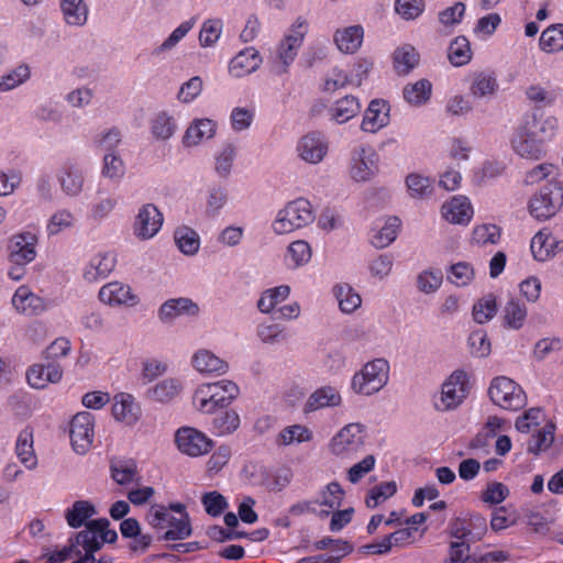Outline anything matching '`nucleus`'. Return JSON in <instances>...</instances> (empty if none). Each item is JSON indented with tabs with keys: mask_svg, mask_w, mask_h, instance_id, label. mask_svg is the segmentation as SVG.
Returning a JSON list of instances; mask_svg holds the SVG:
<instances>
[{
	"mask_svg": "<svg viewBox=\"0 0 563 563\" xmlns=\"http://www.w3.org/2000/svg\"><path fill=\"white\" fill-rule=\"evenodd\" d=\"M147 522L156 530L169 527L158 540L176 541L188 538L191 532V522L188 514L185 518L177 519L170 515L165 506L154 505L146 515Z\"/></svg>",
	"mask_w": 563,
	"mask_h": 563,
	"instance_id": "1",
	"label": "nucleus"
},
{
	"mask_svg": "<svg viewBox=\"0 0 563 563\" xmlns=\"http://www.w3.org/2000/svg\"><path fill=\"white\" fill-rule=\"evenodd\" d=\"M388 369V362L384 358L368 362L360 372L354 374L351 388L356 394L371 396L387 384Z\"/></svg>",
	"mask_w": 563,
	"mask_h": 563,
	"instance_id": "2",
	"label": "nucleus"
},
{
	"mask_svg": "<svg viewBox=\"0 0 563 563\" xmlns=\"http://www.w3.org/2000/svg\"><path fill=\"white\" fill-rule=\"evenodd\" d=\"M313 218L310 202L307 199L299 198L288 202L278 212L273 229L277 234H286L306 227L313 221Z\"/></svg>",
	"mask_w": 563,
	"mask_h": 563,
	"instance_id": "3",
	"label": "nucleus"
},
{
	"mask_svg": "<svg viewBox=\"0 0 563 563\" xmlns=\"http://www.w3.org/2000/svg\"><path fill=\"white\" fill-rule=\"evenodd\" d=\"M490 400L505 410H519L527 404L522 388L506 376L495 377L488 388Z\"/></svg>",
	"mask_w": 563,
	"mask_h": 563,
	"instance_id": "4",
	"label": "nucleus"
},
{
	"mask_svg": "<svg viewBox=\"0 0 563 563\" xmlns=\"http://www.w3.org/2000/svg\"><path fill=\"white\" fill-rule=\"evenodd\" d=\"M562 205L563 185L559 181H550L530 199L529 210L536 219L547 220L553 217Z\"/></svg>",
	"mask_w": 563,
	"mask_h": 563,
	"instance_id": "5",
	"label": "nucleus"
},
{
	"mask_svg": "<svg viewBox=\"0 0 563 563\" xmlns=\"http://www.w3.org/2000/svg\"><path fill=\"white\" fill-rule=\"evenodd\" d=\"M95 417L88 411L75 415L70 421L69 437L74 451L85 454L92 444Z\"/></svg>",
	"mask_w": 563,
	"mask_h": 563,
	"instance_id": "6",
	"label": "nucleus"
},
{
	"mask_svg": "<svg viewBox=\"0 0 563 563\" xmlns=\"http://www.w3.org/2000/svg\"><path fill=\"white\" fill-rule=\"evenodd\" d=\"M175 441L180 452L189 456H200L211 451L213 442L205 433L191 427L176 431Z\"/></svg>",
	"mask_w": 563,
	"mask_h": 563,
	"instance_id": "7",
	"label": "nucleus"
},
{
	"mask_svg": "<svg viewBox=\"0 0 563 563\" xmlns=\"http://www.w3.org/2000/svg\"><path fill=\"white\" fill-rule=\"evenodd\" d=\"M558 121L553 117L542 119L537 111L527 113L522 123L516 130L526 137H538L543 142L550 141L556 132Z\"/></svg>",
	"mask_w": 563,
	"mask_h": 563,
	"instance_id": "8",
	"label": "nucleus"
},
{
	"mask_svg": "<svg viewBox=\"0 0 563 563\" xmlns=\"http://www.w3.org/2000/svg\"><path fill=\"white\" fill-rule=\"evenodd\" d=\"M163 221V214L154 203L143 205L133 224L135 236L140 240L153 238L161 230Z\"/></svg>",
	"mask_w": 563,
	"mask_h": 563,
	"instance_id": "9",
	"label": "nucleus"
},
{
	"mask_svg": "<svg viewBox=\"0 0 563 563\" xmlns=\"http://www.w3.org/2000/svg\"><path fill=\"white\" fill-rule=\"evenodd\" d=\"M442 401L446 410L456 408L468 394V377L465 371L456 369L442 385Z\"/></svg>",
	"mask_w": 563,
	"mask_h": 563,
	"instance_id": "10",
	"label": "nucleus"
},
{
	"mask_svg": "<svg viewBox=\"0 0 563 563\" xmlns=\"http://www.w3.org/2000/svg\"><path fill=\"white\" fill-rule=\"evenodd\" d=\"M377 154L371 148L361 147L355 150L351 158V177L355 181H367L377 172Z\"/></svg>",
	"mask_w": 563,
	"mask_h": 563,
	"instance_id": "11",
	"label": "nucleus"
},
{
	"mask_svg": "<svg viewBox=\"0 0 563 563\" xmlns=\"http://www.w3.org/2000/svg\"><path fill=\"white\" fill-rule=\"evenodd\" d=\"M365 427L361 423H350L342 428L331 440V451L336 455L353 452L364 444L363 432Z\"/></svg>",
	"mask_w": 563,
	"mask_h": 563,
	"instance_id": "12",
	"label": "nucleus"
},
{
	"mask_svg": "<svg viewBox=\"0 0 563 563\" xmlns=\"http://www.w3.org/2000/svg\"><path fill=\"white\" fill-rule=\"evenodd\" d=\"M200 308L187 297L172 298L162 303L157 311L158 319L164 323L173 322L181 316L196 317Z\"/></svg>",
	"mask_w": 563,
	"mask_h": 563,
	"instance_id": "13",
	"label": "nucleus"
},
{
	"mask_svg": "<svg viewBox=\"0 0 563 563\" xmlns=\"http://www.w3.org/2000/svg\"><path fill=\"white\" fill-rule=\"evenodd\" d=\"M389 104L383 99H374L364 112L361 130L376 133L389 122Z\"/></svg>",
	"mask_w": 563,
	"mask_h": 563,
	"instance_id": "14",
	"label": "nucleus"
},
{
	"mask_svg": "<svg viewBox=\"0 0 563 563\" xmlns=\"http://www.w3.org/2000/svg\"><path fill=\"white\" fill-rule=\"evenodd\" d=\"M307 29V21L301 16L297 18L291 27V34L285 36L279 45L278 55L285 67L294 62L298 48L301 46Z\"/></svg>",
	"mask_w": 563,
	"mask_h": 563,
	"instance_id": "15",
	"label": "nucleus"
},
{
	"mask_svg": "<svg viewBox=\"0 0 563 563\" xmlns=\"http://www.w3.org/2000/svg\"><path fill=\"white\" fill-rule=\"evenodd\" d=\"M12 305L18 312L26 316H38L46 310L45 300L33 294L27 287H19L13 297Z\"/></svg>",
	"mask_w": 563,
	"mask_h": 563,
	"instance_id": "16",
	"label": "nucleus"
},
{
	"mask_svg": "<svg viewBox=\"0 0 563 563\" xmlns=\"http://www.w3.org/2000/svg\"><path fill=\"white\" fill-rule=\"evenodd\" d=\"M99 299L108 305L135 306L139 302L137 297L131 292V287L119 282L101 287Z\"/></svg>",
	"mask_w": 563,
	"mask_h": 563,
	"instance_id": "17",
	"label": "nucleus"
},
{
	"mask_svg": "<svg viewBox=\"0 0 563 563\" xmlns=\"http://www.w3.org/2000/svg\"><path fill=\"white\" fill-rule=\"evenodd\" d=\"M545 142L538 137H526V135L515 132L511 139L514 151L522 158L539 161L545 155Z\"/></svg>",
	"mask_w": 563,
	"mask_h": 563,
	"instance_id": "18",
	"label": "nucleus"
},
{
	"mask_svg": "<svg viewBox=\"0 0 563 563\" xmlns=\"http://www.w3.org/2000/svg\"><path fill=\"white\" fill-rule=\"evenodd\" d=\"M261 63L260 53L254 47H246L233 57L229 71L234 77L240 78L255 71Z\"/></svg>",
	"mask_w": 563,
	"mask_h": 563,
	"instance_id": "19",
	"label": "nucleus"
},
{
	"mask_svg": "<svg viewBox=\"0 0 563 563\" xmlns=\"http://www.w3.org/2000/svg\"><path fill=\"white\" fill-rule=\"evenodd\" d=\"M442 214L451 223L466 224L472 218L473 210L466 197L457 196L442 206Z\"/></svg>",
	"mask_w": 563,
	"mask_h": 563,
	"instance_id": "20",
	"label": "nucleus"
},
{
	"mask_svg": "<svg viewBox=\"0 0 563 563\" xmlns=\"http://www.w3.org/2000/svg\"><path fill=\"white\" fill-rule=\"evenodd\" d=\"M140 411V407L134 402V398L131 395L119 394L114 397L112 415L115 420L132 426L139 420Z\"/></svg>",
	"mask_w": 563,
	"mask_h": 563,
	"instance_id": "21",
	"label": "nucleus"
},
{
	"mask_svg": "<svg viewBox=\"0 0 563 563\" xmlns=\"http://www.w3.org/2000/svg\"><path fill=\"white\" fill-rule=\"evenodd\" d=\"M364 29L362 25H351L334 33V42L338 48L345 54H354L362 45Z\"/></svg>",
	"mask_w": 563,
	"mask_h": 563,
	"instance_id": "22",
	"label": "nucleus"
},
{
	"mask_svg": "<svg viewBox=\"0 0 563 563\" xmlns=\"http://www.w3.org/2000/svg\"><path fill=\"white\" fill-rule=\"evenodd\" d=\"M341 402L340 393L332 386L316 389L307 399L303 411L312 412L324 407H335Z\"/></svg>",
	"mask_w": 563,
	"mask_h": 563,
	"instance_id": "23",
	"label": "nucleus"
},
{
	"mask_svg": "<svg viewBox=\"0 0 563 563\" xmlns=\"http://www.w3.org/2000/svg\"><path fill=\"white\" fill-rule=\"evenodd\" d=\"M216 133V123L210 119H196L186 130L183 144L186 147L198 145L203 139H211Z\"/></svg>",
	"mask_w": 563,
	"mask_h": 563,
	"instance_id": "24",
	"label": "nucleus"
},
{
	"mask_svg": "<svg viewBox=\"0 0 563 563\" xmlns=\"http://www.w3.org/2000/svg\"><path fill=\"white\" fill-rule=\"evenodd\" d=\"M300 156L306 162L317 164L322 161L327 153V146L322 142L319 133L305 135L298 146Z\"/></svg>",
	"mask_w": 563,
	"mask_h": 563,
	"instance_id": "25",
	"label": "nucleus"
},
{
	"mask_svg": "<svg viewBox=\"0 0 563 563\" xmlns=\"http://www.w3.org/2000/svg\"><path fill=\"white\" fill-rule=\"evenodd\" d=\"M212 387L207 384L196 389L192 396V404L197 410L203 413H213L216 409L225 408V399L217 397V394H211Z\"/></svg>",
	"mask_w": 563,
	"mask_h": 563,
	"instance_id": "26",
	"label": "nucleus"
},
{
	"mask_svg": "<svg viewBox=\"0 0 563 563\" xmlns=\"http://www.w3.org/2000/svg\"><path fill=\"white\" fill-rule=\"evenodd\" d=\"M63 191L71 197L78 196L84 186L81 170L73 163H66L58 177Z\"/></svg>",
	"mask_w": 563,
	"mask_h": 563,
	"instance_id": "27",
	"label": "nucleus"
},
{
	"mask_svg": "<svg viewBox=\"0 0 563 563\" xmlns=\"http://www.w3.org/2000/svg\"><path fill=\"white\" fill-rule=\"evenodd\" d=\"M194 367L201 373H218L224 374L229 365L225 361L221 360L208 350H199L192 356Z\"/></svg>",
	"mask_w": 563,
	"mask_h": 563,
	"instance_id": "28",
	"label": "nucleus"
},
{
	"mask_svg": "<svg viewBox=\"0 0 563 563\" xmlns=\"http://www.w3.org/2000/svg\"><path fill=\"white\" fill-rule=\"evenodd\" d=\"M96 514L97 509L90 501L77 500L71 508L66 510L65 518L70 528L78 529L86 526L87 521Z\"/></svg>",
	"mask_w": 563,
	"mask_h": 563,
	"instance_id": "29",
	"label": "nucleus"
},
{
	"mask_svg": "<svg viewBox=\"0 0 563 563\" xmlns=\"http://www.w3.org/2000/svg\"><path fill=\"white\" fill-rule=\"evenodd\" d=\"M18 239L24 243V250L15 249L14 251H11L9 258L15 266H24L34 261L36 256L35 244L37 242V238L31 232H23L18 234Z\"/></svg>",
	"mask_w": 563,
	"mask_h": 563,
	"instance_id": "30",
	"label": "nucleus"
},
{
	"mask_svg": "<svg viewBox=\"0 0 563 563\" xmlns=\"http://www.w3.org/2000/svg\"><path fill=\"white\" fill-rule=\"evenodd\" d=\"M330 111L332 120L339 124H343L358 114L361 103L356 97L349 95L338 100Z\"/></svg>",
	"mask_w": 563,
	"mask_h": 563,
	"instance_id": "31",
	"label": "nucleus"
},
{
	"mask_svg": "<svg viewBox=\"0 0 563 563\" xmlns=\"http://www.w3.org/2000/svg\"><path fill=\"white\" fill-rule=\"evenodd\" d=\"M432 93V84L428 79H419L415 84L404 87V99L411 106H422L429 101Z\"/></svg>",
	"mask_w": 563,
	"mask_h": 563,
	"instance_id": "32",
	"label": "nucleus"
},
{
	"mask_svg": "<svg viewBox=\"0 0 563 563\" xmlns=\"http://www.w3.org/2000/svg\"><path fill=\"white\" fill-rule=\"evenodd\" d=\"M393 59L398 74L408 75L418 66L420 57L412 45L405 44L394 52Z\"/></svg>",
	"mask_w": 563,
	"mask_h": 563,
	"instance_id": "33",
	"label": "nucleus"
},
{
	"mask_svg": "<svg viewBox=\"0 0 563 563\" xmlns=\"http://www.w3.org/2000/svg\"><path fill=\"white\" fill-rule=\"evenodd\" d=\"M448 57L453 66L460 67L468 64L472 59V49L466 36L455 37L449 46Z\"/></svg>",
	"mask_w": 563,
	"mask_h": 563,
	"instance_id": "34",
	"label": "nucleus"
},
{
	"mask_svg": "<svg viewBox=\"0 0 563 563\" xmlns=\"http://www.w3.org/2000/svg\"><path fill=\"white\" fill-rule=\"evenodd\" d=\"M555 429V423L548 421L544 427L528 441L527 451L531 454L539 455L541 451L549 449L554 441Z\"/></svg>",
	"mask_w": 563,
	"mask_h": 563,
	"instance_id": "35",
	"label": "nucleus"
},
{
	"mask_svg": "<svg viewBox=\"0 0 563 563\" xmlns=\"http://www.w3.org/2000/svg\"><path fill=\"white\" fill-rule=\"evenodd\" d=\"M174 239L179 251L185 255H195L199 251V235L189 227L177 228L174 232Z\"/></svg>",
	"mask_w": 563,
	"mask_h": 563,
	"instance_id": "36",
	"label": "nucleus"
},
{
	"mask_svg": "<svg viewBox=\"0 0 563 563\" xmlns=\"http://www.w3.org/2000/svg\"><path fill=\"white\" fill-rule=\"evenodd\" d=\"M333 294L339 302L340 310L344 313H352L362 303L361 296L349 284L334 286Z\"/></svg>",
	"mask_w": 563,
	"mask_h": 563,
	"instance_id": "37",
	"label": "nucleus"
},
{
	"mask_svg": "<svg viewBox=\"0 0 563 563\" xmlns=\"http://www.w3.org/2000/svg\"><path fill=\"white\" fill-rule=\"evenodd\" d=\"M290 294V287L287 285H280L265 290L257 301V308L263 313H271L275 307L286 300Z\"/></svg>",
	"mask_w": 563,
	"mask_h": 563,
	"instance_id": "38",
	"label": "nucleus"
},
{
	"mask_svg": "<svg viewBox=\"0 0 563 563\" xmlns=\"http://www.w3.org/2000/svg\"><path fill=\"white\" fill-rule=\"evenodd\" d=\"M181 389V385L176 378H166L153 388L147 390V397L159 402H168L175 398Z\"/></svg>",
	"mask_w": 563,
	"mask_h": 563,
	"instance_id": "39",
	"label": "nucleus"
},
{
	"mask_svg": "<svg viewBox=\"0 0 563 563\" xmlns=\"http://www.w3.org/2000/svg\"><path fill=\"white\" fill-rule=\"evenodd\" d=\"M540 48L547 53L563 51V23L552 24L540 36Z\"/></svg>",
	"mask_w": 563,
	"mask_h": 563,
	"instance_id": "40",
	"label": "nucleus"
},
{
	"mask_svg": "<svg viewBox=\"0 0 563 563\" xmlns=\"http://www.w3.org/2000/svg\"><path fill=\"white\" fill-rule=\"evenodd\" d=\"M400 224L401 221L398 217H389L385 224L372 238V245L376 249L388 246L396 240Z\"/></svg>",
	"mask_w": 563,
	"mask_h": 563,
	"instance_id": "41",
	"label": "nucleus"
},
{
	"mask_svg": "<svg viewBox=\"0 0 563 563\" xmlns=\"http://www.w3.org/2000/svg\"><path fill=\"white\" fill-rule=\"evenodd\" d=\"M16 455L20 461L27 467L33 468L36 465V457L33 451V434L32 431L24 429L20 432L16 446Z\"/></svg>",
	"mask_w": 563,
	"mask_h": 563,
	"instance_id": "42",
	"label": "nucleus"
},
{
	"mask_svg": "<svg viewBox=\"0 0 563 563\" xmlns=\"http://www.w3.org/2000/svg\"><path fill=\"white\" fill-rule=\"evenodd\" d=\"M176 121L166 111H162L151 121V132L157 140H168L176 132Z\"/></svg>",
	"mask_w": 563,
	"mask_h": 563,
	"instance_id": "43",
	"label": "nucleus"
},
{
	"mask_svg": "<svg viewBox=\"0 0 563 563\" xmlns=\"http://www.w3.org/2000/svg\"><path fill=\"white\" fill-rule=\"evenodd\" d=\"M60 8L68 24L82 25L86 23L87 7L84 0H62Z\"/></svg>",
	"mask_w": 563,
	"mask_h": 563,
	"instance_id": "44",
	"label": "nucleus"
},
{
	"mask_svg": "<svg viewBox=\"0 0 563 563\" xmlns=\"http://www.w3.org/2000/svg\"><path fill=\"white\" fill-rule=\"evenodd\" d=\"M497 312L496 298L493 294L477 300L472 309V314L476 323L483 324L494 318Z\"/></svg>",
	"mask_w": 563,
	"mask_h": 563,
	"instance_id": "45",
	"label": "nucleus"
},
{
	"mask_svg": "<svg viewBox=\"0 0 563 563\" xmlns=\"http://www.w3.org/2000/svg\"><path fill=\"white\" fill-rule=\"evenodd\" d=\"M111 476L119 485L133 482L136 474V463L133 460H119L111 463Z\"/></svg>",
	"mask_w": 563,
	"mask_h": 563,
	"instance_id": "46",
	"label": "nucleus"
},
{
	"mask_svg": "<svg viewBox=\"0 0 563 563\" xmlns=\"http://www.w3.org/2000/svg\"><path fill=\"white\" fill-rule=\"evenodd\" d=\"M506 325L514 330H519L526 320L527 308L518 299H510L505 306Z\"/></svg>",
	"mask_w": 563,
	"mask_h": 563,
	"instance_id": "47",
	"label": "nucleus"
},
{
	"mask_svg": "<svg viewBox=\"0 0 563 563\" xmlns=\"http://www.w3.org/2000/svg\"><path fill=\"white\" fill-rule=\"evenodd\" d=\"M397 493V484L394 481L390 482H384L379 485L374 486L372 489H369L366 499L365 505L367 508H376L380 501H384L391 496H394Z\"/></svg>",
	"mask_w": 563,
	"mask_h": 563,
	"instance_id": "48",
	"label": "nucleus"
},
{
	"mask_svg": "<svg viewBox=\"0 0 563 563\" xmlns=\"http://www.w3.org/2000/svg\"><path fill=\"white\" fill-rule=\"evenodd\" d=\"M212 424L221 434L234 432L240 426V417L234 410L219 409L214 412Z\"/></svg>",
	"mask_w": 563,
	"mask_h": 563,
	"instance_id": "49",
	"label": "nucleus"
},
{
	"mask_svg": "<svg viewBox=\"0 0 563 563\" xmlns=\"http://www.w3.org/2000/svg\"><path fill=\"white\" fill-rule=\"evenodd\" d=\"M312 439V432L305 426L294 424L286 427L278 434V444L289 445L292 442H307Z\"/></svg>",
	"mask_w": 563,
	"mask_h": 563,
	"instance_id": "50",
	"label": "nucleus"
},
{
	"mask_svg": "<svg viewBox=\"0 0 563 563\" xmlns=\"http://www.w3.org/2000/svg\"><path fill=\"white\" fill-rule=\"evenodd\" d=\"M551 242V232L547 229L540 230L531 240V253L539 262H544L551 257L552 250L549 244Z\"/></svg>",
	"mask_w": 563,
	"mask_h": 563,
	"instance_id": "51",
	"label": "nucleus"
},
{
	"mask_svg": "<svg viewBox=\"0 0 563 563\" xmlns=\"http://www.w3.org/2000/svg\"><path fill=\"white\" fill-rule=\"evenodd\" d=\"M475 276L473 266L467 262H459L450 266L448 271V280L457 287L468 285Z\"/></svg>",
	"mask_w": 563,
	"mask_h": 563,
	"instance_id": "52",
	"label": "nucleus"
},
{
	"mask_svg": "<svg viewBox=\"0 0 563 563\" xmlns=\"http://www.w3.org/2000/svg\"><path fill=\"white\" fill-rule=\"evenodd\" d=\"M406 185L413 198H423L432 191V180L419 174H409L406 177Z\"/></svg>",
	"mask_w": 563,
	"mask_h": 563,
	"instance_id": "53",
	"label": "nucleus"
},
{
	"mask_svg": "<svg viewBox=\"0 0 563 563\" xmlns=\"http://www.w3.org/2000/svg\"><path fill=\"white\" fill-rule=\"evenodd\" d=\"M201 504L209 516H220L229 506L225 497L217 490L205 493Z\"/></svg>",
	"mask_w": 563,
	"mask_h": 563,
	"instance_id": "54",
	"label": "nucleus"
},
{
	"mask_svg": "<svg viewBox=\"0 0 563 563\" xmlns=\"http://www.w3.org/2000/svg\"><path fill=\"white\" fill-rule=\"evenodd\" d=\"M30 78V67L22 64L0 78V91H9Z\"/></svg>",
	"mask_w": 563,
	"mask_h": 563,
	"instance_id": "55",
	"label": "nucleus"
},
{
	"mask_svg": "<svg viewBox=\"0 0 563 563\" xmlns=\"http://www.w3.org/2000/svg\"><path fill=\"white\" fill-rule=\"evenodd\" d=\"M320 495L322 499L318 503L319 505L338 509L342 505L344 490L338 482H331L321 490Z\"/></svg>",
	"mask_w": 563,
	"mask_h": 563,
	"instance_id": "56",
	"label": "nucleus"
},
{
	"mask_svg": "<svg viewBox=\"0 0 563 563\" xmlns=\"http://www.w3.org/2000/svg\"><path fill=\"white\" fill-rule=\"evenodd\" d=\"M470 352L475 357H486L490 353V342L484 330L473 331L467 340Z\"/></svg>",
	"mask_w": 563,
	"mask_h": 563,
	"instance_id": "57",
	"label": "nucleus"
},
{
	"mask_svg": "<svg viewBox=\"0 0 563 563\" xmlns=\"http://www.w3.org/2000/svg\"><path fill=\"white\" fill-rule=\"evenodd\" d=\"M443 274L440 269L423 271L418 275L417 284L420 291L431 294L441 286Z\"/></svg>",
	"mask_w": 563,
	"mask_h": 563,
	"instance_id": "58",
	"label": "nucleus"
},
{
	"mask_svg": "<svg viewBox=\"0 0 563 563\" xmlns=\"http://www.w3.org/2000/svg\"><path fill=\"white\" fill-rule=\"evenodd\" d=\"M234 158L235 147L228 143L216 157V172L220 177L227 178L230 175Z\"/></svg>",
	"mask_w": 563,
	"mask_h": 563,
	"instance_id": "59",
	"label": "nucleus"
},
{
	"mask_svg": "<svg viewBox=\"0 0 563 563\" xmlns=\"http://www.w3.org/2000/svg\"><path fill=\"white\" fill-rule=\"evenodd\" d=\"M500 228L495 224H482L477 225L473 230V241L477 244H496L500 240Z\"/></svg>",
	"mask_w": 563,
	"mask_h": 563,
	"instance_id": "60",
	"label": "nucleus"
},
{
	"mask_svg": "<svg viewBox=\"0 0 563 563\" xmlns=\"http://www.w3.org/2000/svg\"><path fill=\"white\" fill-rule=\"evenodd\" d=\"M509 496V488L500 483H489L485 490L482 492V500L489 505H498Z\"/></svg>",
	"mask_w": 563,
	"mask_h": 563,
	"instance_id": "61",
	"label": "nucleus"
},
{
	"mask_svg": "<svg viewBox=\"0 0 563 563\" xmlns=\"http://www.w3.org/2000/svg\"><path fill=\"white\" fill-rule=\"evenodd\" d=\"M496 88V78L493 75L481 73L475 77L474 82L471 87V92L474 97L481 98L486 95L494 93Z\"/></svg>",
	"mask_w": 563,
	"mask_h": 563,
	"instance_id": "62",
	"label": "nucleus"
},
{
	"mask_svg": "<svg viewBox=\"0 0 563 563\" xmlns=\"http://www.w3.org/2000/svg\"><path fill=\"white\" fill-rule=\"evenodd\" d=\"M471 541H453L450 543L449 558L444 563H465L472 559Z\"/></svg>",
	"mask_w": 563,
	"mask_h": 563,
	"instance_id": "63",
	"label": "nucleus"
},
{
	"mask_svg": "<svg viewBox=\"0 0 563 563\" xmlns=\"http://www.w3.org/2000/svg\"><path fill=\"white\" fill-rule=\"evenodd\" d=\"M222 23L220 20H208L199 33V42L203 47L213 45L220 37Z\"/></svg>",
	"mask_w": 563,
	"mask_h": 563,
	"instance_id": "64",
	"label": "nucleus"
}]
</instances>
